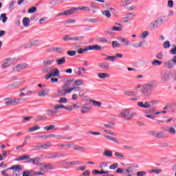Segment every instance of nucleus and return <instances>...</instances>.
Here are the masks:
<instances>
[{"instance_id":"nucleus-37","label":"nucleus","mask_w":176,"mask_h":176,"mask_svg":"<svg viewBox=\"0 0 176 176\" xmlns=\"http://www.w3.org/2000/svg\"><path fill=\"white\" fill-rule=\"evenodd\" d=\"M30 155H22L16 159L17 162H20V160H28Z\"/></svg>"},{"instance_id":"nucleus-58","label":"nucleus","mask_w":176,"mask_h":176,"mask_svg":"<svg viewBox=\"0 0 176 176\" xmlns=\"http://www.w3.org/2000/svg\"><path fill=\"white\" fill-rule=\"evenodd\" d=\"M114 155L115 156H116V157H118L119 159H124V155L119 152H116Z\"/></svg>"},{"instance_id":"nucleus-17","label":"nucleus","mask_w":176,"mask_h":176,"mask_svg":"<svg viewBox=\"0 0 176 176\" xmlns=\"http://www.w3.org/2000/svg\"><path fill=\"white\" fill-rule=\"evenodd\" d=\"M165 65L168 67L169 69H171V68H174V60L172 58L171 60L165 62Z\"/></svg>"},{"instance_id":"nucleus-64","label":"nucleus","mask_w":176,"mask_h":176,"mask_svg":"<svg viewBox=\"0 0 176 176\" xmlns=\"http://www.w3.org/2000/svg\"><path fill=\"white\" fill-rule=\"evenodd\" d=\"M146 175V172L145 171H139L137 173V176H144Z\"/></svg>"},{"instance_id":"nucleus-3","label":"nucleus","mask_w":176,"mask_h":176,"mask_svg":"<svg viewBox=\"0 0 176 176\" xmlns=\"http://www.w3.org/2000/svg\"><path fill=\"white\" fill-rule=\"evenodd\" d=\"M28 68V63H20L12 67L14 72H20L23 69Z\"/></svg>"},{"instance_id":"nucleus-35","label":"nucleus","mask_w":176,"mask_h":176,"mask_svg":"<svg viewBox=\"0 0 176 176\" xmlns=\"http://www.w3.org/2000/svg\"><path fill=\"white\" fill-rule=\"evenodd\" d=\"M76 10H85L86 12H90V8L87 6L78 7L76 8Z\"/></svg>"},{"instance_id":"nucleus-4","label":"nucleus","mask_w":176,"mask_h":176,"mask_svg":"<svg viewBox=\"0 0 176 176\" xmlns=\"http://www.w3.org/2000/svg\"><path fill=\"white\" fill-rule=\"evenodd\" d=\"M13 64H14V59L11 58H7L6 62L1 65V68H3V69H5L6 68H8V67L13 65Z\"/></svg>"},{"instance_id":"nucleus-29","label":"nucleus","mask_w":176,"mask_h":176,"mask_svg":"<svg viewBox=\"0 0 176 176\" xmlns=\"http://www.w3.org/2000/svg\"><path fill=\"white\" fill-rule=\"evenodd\" d=\"M103 156H107V157H112V151L104 150V152L103 153Z\"/></svg>"},{"instance_id":"nucleus-22","label":"nucleus","mask_w":176,"mask_h":176,"mask_svg":"<svg viewBox=\"0 0 176 176\" xmlns=\"http://www.w3.org/2000/svg\"><path fill=\"white\" fill-rule=\"evenodd\" d=\"M57 114V111L54 109H48L47 110V115L48 116H54V115Z\"/></svg>"},{"instance_id":"nucleus-27","label":"nucleus","mask_w":176,"mask_h":176,"mask_svg":"<svg viewBox=\"0 0 176 176\" xmlns=\"http://www.w3.org/2000/svg\"><path fill=\"white\" fill-rule=\"evenodd\" d=\"M90 102H92L94 107H101L102 105V103L101 102L96 101L95 100H90Z\"/></svg>"},{"instance_id":"nucleus-14","label":"nucleus","mask_w":176,"mask_h":176,"mask_svg":"<svg viewBox=\"0 0 176 176\" xmlns=\"http://www.w3.org/2000/svg\"><path fill=\"white\" fill-rule=\"evenodd\" d=\"M102 47L101 46L98 45H89L88 46V50H97L100 51L101 50Z\"/></svg>"},{"instance_id":"nucleus-28","label":"nucleus","mask_w":176,"mask_h":176,"mask_svg":"<svg viewBox=\"0 0 176 176\" xmlns=\"http://www.w3.org/2000/svg\"><path fill=\"white\" fill-rule=\"evenodd\" d=\"M23 24L24 27H28V25H30V18L28 17L23 18Z\"/></svg>"},{"instance_id":"nucleus-6","label":"nucleus","mask_w":176,"mask_h":176,"mask_svg":"<svg viewBox=\"0 0 176 176\" xmlns=\"http://www.w3.org/2000/svg\"><path fill=\"white\" fill-rule=\"evenodd\" d=\"M67 94H69V92L68 91V89H66L63 86L61 89H59L57 91V96L58 97L63 96H67Z\"/></svg>"},{"instance_id":"nucleus-40","label":"nucleus","mask_w":176,"mask_h":176,"mask_svg":"<svg viewBox=\"0 0 176 176\" xmlns=\"http://www.w3.org/2000/svg\"><path fill=\"white\" fill-rule=\"evenodd\" d=\"M157 138H166V133L164 132H157Z\"/></svg>"},{"instance_id":"nucleus-54","label":"nucleus","mask_w":176,"mask_h":176,"mask_svg":"<svg viewBox=\"0 0 176 176\" xmlns=\"http://www.w3.org/2000/svg\"><path fill=\"white\" fill-rule=\"evenodd\" d=\"M118 166H119V164H118V163L112 164L111 165L109 166V169L110 170H116V168H118Z\"/></svg>"},{"instance_id":"nucleus-41","label":"nucleus","mask_w":176,"mask_h":176,"mask_svg":"<svg viewBox=\"0 0 176 176\" xmlns=\"http://www.w3.org/2000/svg\"><path fill=\"white\" fill-rule=\"evenodd\" d=\"M23 98H16V99H14L12 100V104L13 105H17L19 104H20V101H23Z\"/></svg>"},{"instance_id":"nucleus-51","label":"nucleus","mask_w":176,"mask_h":176,"mask_svg":"<svg viewBox=\"0 0 176 176\" xmlns=\"http://www.w3.org/2000/svg\"><path fill=\"white\" fill-rule=\"evenodd\" d=\"M171 46V44L170 43V41H166L163 43V47L164 49H168Z\"/></svg>"},{"instance_id":"nucleus-60","label":"nucleus","mask_w":176,"mask_h":176,"mask_svg":"<svg viewBox=\"0 0 176 176\" xmlns=\"http://www.w3.org/2000/svg\"><path fill=\"white\" fill-rule=\"evenodd\" d=\"M155 57L157 60H163V52H158Z\"/></svg>"},{"instance_id":"nucleus-11","label":"nucleus","mask_w":176,"mask_h":176,"mask_svg":"<svg viewBox=\"0 0 176 176\" xmlns=\"http://www.w3.org/2000/svg\"><path fill=\"white\" fill-rule=\"evenodd\" d=\"M109 173V170H104L102 169L101 170L97 169L92 170V174H94V175H98V174H108Z\"/></svg>"},{"instance_id":"nucleus-30","label":"nucleus","mask_w":176,"mask_h":176,"mask_svg":"<svg viewBox=\"0 0 176 176\" xmlns=\"http://www.w3.org/2000/svg\"><path fill=\"white\" fill-rule=\"evenodd\" d=\"M89 50V47H86L85 48H79V50H77V53L79 54H83L84 53H86Z\"/></svg>"},{"instance_id":"nucleus-16","label":"nucleus","mask_w":176,"mask_h":176,"mask_svg":"<svg viewBox=\"0 0 176 176\" xmlns=\"http://www.w3.org/2000/svg\"><path fill=\"white\" fill-rule=\"evenodd\" d=\"M49 91H50V89H45L42 91L38 93V97H45V96H47V94H49Z\"/></svg>"},{"instance_id":"nucleus-55","label":"nucleus","mask_w":176,"mask_h":176,"mask_svg":"<svg viewBox=\"0 0 176 176\" xmlns=\"http://www.w3.org/2000/svg\"><path fill=\"white\" fill-rule=\"evenodd\" d=\"M63 108L65 109V106L64 104H56L54 106V109H56V111H58V109H61Z\"/></svg>"},{"instance_id":"nucleus-44","label":"nucleus","mask_w":176,"mask_h":176,"mask_svg":"<svg viewBox=\"0 0 176 176\" xmlns=\"http://www.w3.org/2000/svg\"><path fill=\"white\" fill-rule=\"evenodd\" d=\"M122 30H123V28H122V26H113L111 28V31H118V32H120V31H122Z\"/></svg>"},{"instance_id":"nucleus-32","label":"nucleus","mask_w":176,"mask_h":176,"mask_svg":"<svg viewBox=\"0 0 176 176\" xmlns=\"http://www.w3.org/2000/svg\"><path fill=\"white\" fill-rule=\"evenodd\" d=\"M38 166H43L45 170H52V165L50 164H45L40 163L38 164Z\"/></svg>"},{"instance_id":"nucleus-10","label":"nucleus","mask_w":176,"mask_h":176,"mask_svg":"<svg viewBox=\"0 0 176 176\" xmlns=\"http://www.w3.org/2000/svg\"><path fill=\"white\" fill-rule=\"evenodd\" d=\"M62 164L63 166H77L79 164V161H72V162H67V161H62Z\"/></svg>"},{"instance_id":"nucleus-53","label":"nucleus","mask_w":176,"mask_h":176,"mask_svg":"<svg viewBox=\"0 0 176 176\" xmlns=\"http://www.w3.org/2000/svg\"><path fill=\"white\" fill-rule=\"evenodd\" d=\"M63 41H64L65 42H67L68 41H72V37L67 34V35H65L63 38Z\"/></svg>"},{"instance_id":"nucleus-2","label":"nucleus","mask_w":176,"mask_h":176,"mask_svg":"<svg viewBox=\"0 0 176 176\" xmlns=\"http://www.w3.org/2000/svg\"><path fill=\"white\" fill-rule=\"evenodd\" d=\"M125 96H127L128 97H134V98H130V101H138V96L135 92L133 91H125L124 92Z\"/></svg>"},{"instance_id":"nucleus-56","label":"nucleus","mask_w":176,"mask_h":176,"mask_svg":"<svg viewBox=\"0 0 176 176\" xmlns=\"http://www.w3.org/2000/svg\"><path fill=\"white\" fill-rule=\"evenodd\" d=\"M67 54L68 56H70V57H74L76 54V51L70 50L67 52Z\"/></svg>"},{"instance_id":"nucleus-26","label":"nucleus","mask_w":176,"mask_h":176,"mask_svg":"<svg viewBox=\"0 0 176 176\" xmlns=\"http://www.w3.org/2000/svg\"><path fill=\"white\" fill-rule=\"evenodd\" d=\"M84 38H85V36H76V37H72V41L78 42V41H83Z\"/></svg>"},{"instance_id":"nucleus-38","label":"nucleus","mask_w":176,"mask_h":176,"mask_svg":"<svg viewBox=\"0 0 176 176\" xmlns=\"http://www.w3.org/2000/svg\"><path fill=\"white\" fill-rule=\"evenodd\" d=\"M112 47L113 49H116V47H120V44L118 41H114L112 42Z\"/></svg>"},{"instance_id":"nucleus-59","label":"nucleus","mask_w":176,"mask_h":176,"mask_svg":"<svg viewBox=\"0 0 176 176\" xmlns=\"http://www.w3.org/2000/svg\"><path fill=\"white\" fill-rule=\"evenodd\" d=\"M148 35H149V32L148 31H144L143 32V33L142 34V36H140V38L142 39H145V38H146V36H148Z\"/></svg>"},{"instance_id":"nucleus-12","label":"nucleus","mask_w":176,"mask_h":176,"mask_svg":"<svg viewBox=\"0 0 176 176\" xmlns=\"http://www.w3.org/2000/svg\"><path fill=\"white\" fill-rule=\"evenodd\" d=\"M53 63H54V58L45 59L43 61V65L44 67H47V65H52V64H53Z\"/></svg>"},{"instance_id":"nucleus-31","label":"nucleus","mask_w":176,"mask_h":176,"mask_svg":"<svg viewBox=\"0 0 176 176\" xmlns=\"http://www.w3.org/2000/svg\"><path fill=\"white\" fill-rule=\"evenodd\" d=\"M74 149H75V151H80V152H85V151H86V148L80 146H74Z\"/></svg>"},{"instance_id":"nucleus-61","label":"nucleus","mask_w":176,"mask_h":176,"mask_svg":"<svg viewBox=\"0 0 176 176\" xmlns=\"http://www.w3.org/2000/svg\"><path fill=\"white\" fill-rule=\"evenodd\" d=\"M74 85L76 86H80L81 85H83V81H82V80H80V79L76 80L74 82Z\"/></svg>"},{"instance_id":"nucleus-63","label":"nucleus","mask_w":176,"mask_h":176,"mask_svg":"<svg viewBox=\"0 0 176 176\" xmlns=\"http://www.w3.org/2000/svg\"><path fill=\"white\" fill-rule=\"evenodd\" d=\"M168 131L172 135L175 134V129H174L173 127H169V129Z\"/></svg>"},{"instance_id":"nucleus-50","label":"nucleus","mask_w":176,"mask_h":176,"mask_svg":"<svg viewBox=\"0 0 176 176\" xmlns=\"http://www.w3.org/2000/svg\"><path fill=\"white\" fill-rule=\"evenodd\" d=\"M58 102L59 104H65L68 102V99H67V98H60Z\"/></svg>"},{"instance_id":"nucleus-24","label":"nucleus","mask_w":176,"mask_h":176,"mask_svg":"<svg viewBox=\"0 0 176 176\" xmlns=\"http://www.w3.org/2000/svg\"><path fill=\"white\" fill-rule=\"evenodd\" d=\"M6 105H8V107L10 105H13V100L10 98H6L4 99Z\"/></svg>"},{"instance_id":"nucleus-7","label":"nucleus","mask_w":176,"mask_h":176,"mask_svg":"<svg viewBox=\"0 0 176 176\" xmlns=\"http://www.w3.org/2000/svg\"><path fill=\"white\" fill-rule=\"evenodd\" d=\"M75 12H76V8H73L63 12L59 13L58 16H69L70 14H73V13H75Z\"/></svg>"},{"instance_id":"nucleus-46","label":"nucleus","mask_w":176,"mask_h":176,"mask_svg":"<svg viewBox=\"0 0 176 176\" xmlns=\"http://www.w3.org/2000/svg\"><path fill=\"white\" fill-rule=\"evenodd\" d=\"M52 144L50 142H47L45 144H41V149H46L47 148H50Z\"/></svg>"},{"instance_id":"nucleus-1","label":"nucleus","mask_w":176,"mask_h":176,"mask_svg":"<svg viewBox=\"0 0 176 176\" xmlns=\"http://www.w3.org/2000/svg\"><path fill=\"white\" fill-rule=\"evenodd\" d=\"M157 84L155 81H150L142 87V93L146 97L151 96V93L153 89L157 87Z\"/></svg>"},{"instance_id":"nucleus-19","label":"nucleus","mask_w":176,"mask_h":176,"mask_svg":"<svg viewBox=\"0 0 176 176\" xmlns=\"http://www.w3.org/2000/svg\"><path fill=\"white\" fill-rule=\"evenodd\" d=\"M104 137L105 138H107V140H110V141H113V142H116V144H119V140L116 138H113L112 136L104 135Z\"/></svg>"},{"instance_id":"nucleus-20","label":"nucleus","mask_w":176,"mask_h":176,"mask_svg":"<svg viewBox=\"0 0 176 176\" xmlns=\"http://www.w3.org/2000/svg\"><path fill=\"white\" fill-rule=\"evenodd\" d=\"M120 41H121V42L122 43H124V46H130L131 45V42H130V41L124 38V37H121L120 38Z\"/></svg>"},{"instance_id":"nucleus-36","label":"nucleus","mask_w":176,"mask_h":176,"mask_svg":"<svg viewBox=\"0 0 176 176\" xmlns=\"http://www.w3.org/2000/svg\"><path fill=\"white\" fill-rule=\"evenodd\" d=\"M113 126H115V123L113 122H107V124H104V127L106 129H113Z\"/></svg>"},{"instance_id":"nucleus-15","label":"nucleus","mask_w":176,"mask_h":176,"mask_svg":"<svg viewBox=\"0 0 176 176\" xmlns=\"http://www.w3.org/2000/svg\"><path fill=\"white\" fill-rule=\"evenodd\" d=\"M98 76L100 79H107V78H111V74L107 73H98Z\"/></svg>"},{"instance_id":"nucleus-48","label":"nucleus","mask_w":176,"mask_h":176,"mask_svg":"<svg viewBox=\"0 0 176 176\" xmlns=\"http://www.w3.org/2000/svg\"><path fill=\"white\" fill-rule=\"evenodd\" d=\"M38 42H39V41L36 40V41L28 44L27 47H31L32 46H36V45H38Z\"/></svg>"},{"instance_id":"nucleus-34","label":"nucleus","mask_w":176,"mask_h":176,"mask_svg":"<svg viewBox=\"0 0 176 176\" xmlns=\"http://www.w3.org/2000/svg\"><path fill=\"white\" fill-rule=\"evenodd\" d=\"M104 60H106L107 61H111L112 63H115V56L107 55L104 58Z\"/></svg>"},{"instance_id":"nucleus-21","label":"nucleus","mask_w":176,"mask_h":176,"mask_svg":"<svg viewBox=\"0 0 176 176\" xmlns=\"http://www.w3.org/2000/svg\"><path fill=\"white\" fill-rule=\"evenodd\" d=\"M52 52H55L56 53H64V49L60 47H52Z\"/></svg>"},{"instance_id":"nucleus-47","label":"nucleus","mask_w":176,"mask_h":176,"mask_svg":"<svg viewBox=\"0 0 176 176\" xmlns=\"http://www.w3.org/2000/svg\"><path fill=\"white\" fill-rule=\"evenodd\" d=\"M0 18L2 19V23H6L8 21V16H6V14H1Z\"/></svg>"},{"instance_id":"nucleus-42","label":"nucleus","mask_w":176,"mask_h":176,"mask_svg":"<svg viewBox=\"0 0 176 176\" xmlns=\"http://www.w3.org/2000/svg\"><path fill=\"white\" fill-rule=\"evenodd\" d=\"M102 14L107 17V19H109V17H111V12L109 10L102 11Z\"/></svg>"},{"instance_id":"nucleus-13","label":"nucleus","mask_w":176,"mask_h":176,"mask_svg":"<svg viewBox=\"0 0 176 176\" xmlns=\"http://www.w3.org/2000/svg\"><path fill=\"white\" fill-rule=\"evenodd\" d=\"M170 79V75L167 72L162 73L161 80L162 82H167Z\"/></svg>"},{"instance_id":"nucleus-52","label":"nucleus","mask_w":176,"mask_h":176,"mask_svg":"<svg viewBox=\"0 0 176 176\" xmlns=\"http://www.w3.org/2000/svg\"><path fill=\"white\" fill-rule=\"evenodd\" d=\"M41 129V126L38 125H35L32 128H29V131L32 132V131H36V130H39Z\"/></svg>"},{"instance_id":"nucleus-39","label":"nucleus","mask_w":176,"mask_h":176,"mask_svg":"<svg viewBox=\"0 0 176 176\" xmlns=\"http://www.w3.org/2000/svg\"><path fill=\"white\" fill-rule=\"evenodd\" d=\"M151 64L153 65H162V64H163V62H162L161 60H156V59H155L154 60H153L152 62H151Z\"/></svg>"},{"instance_id":"nucleus-33","label":"nucleus","mask_w":176,"mask_h":176,"mask_svg":"<svg viewBox=\"0 0 176 176\" xmlns=\"http://www.w3.org/2000/svg\"><path fill=\"white\" fill-rule=\"evenodd\" d=\"M8 170H19V171H21V170L23 169L21 168V166L20 165H14L12 167L9 168Z\"/></svg>"},{"instance_id":"nucleus-23","label":"nucleus","mask_w":176,"mask_h":176,"mask_svg":"<svg viewBox=\"0 0 176 176\" xmlns=\"http://www.w3.org/2000/svg\"><path fill=\"white\" fill-rule=\"evenodd\" d=\"M56 61L58 65H63V64H65V57H62L59 59H56Z\"/></svg>"},{"instance_id":"nucleus-62","label":"nucleus","mask_w":176,"mask_h":176,"mask_svg":"<svg viewBox=\"0 0 176 176\" xmlns=\"http://www.w3.org/2000/svg\"><path fill=\"white\" fill-rule=\"evenodd\" d=\"M35 12H36V7H32L31 8H30L28 11V13H35Z\"/></svg>"},{"instance_id":"nucleus-49","label":"nucleus","mask_w":176,"mask_h":176,"mask_svg":"<svg viewBox=\"0 0 176 176\" xmlns=\"http://www.w3.org/2000/svg\"><path fill=\"white\" fill-rule=\"evenodd\" d=\"M18 86H19V82H14V83H12V84H10V85H8V87L9 88V89H13L14 87H18Z\"/></svg>"},{"instance_id":"nucleus-8","label":"nucleus","mask_w":176,"mask_h":176,"mask_svg":"<svg viewBox=\"0 0 176 176\" xmlns=\"http://www.w3.org/2000/svg\"><path fill=\"white\" fill-rule=\"evenodd\" d=\"M98 67L100 68V69H105V71L109 70V63L106 62L98 63Z\"/></svg>"},{"instance_id":"nucleus-45","label":"nucleus","mask_w":176,"mask_h":176,"mask_svg":"<svg viewBox=\"0 0 176 176\" xmlns=\"http://www.w3.org/2000/svg\"><path fill=\"white\" fill-rule=\"evenodd\" d=\"M72 82H74V80H69L66 81V82L63 85V87L66 89H68V87H69V86H71V84L72 83Z\"/></svg>"},{"instance_id":"nucleus-18","label":"nucleus","mask_w":176,"mask_h":176,"mask_svg":"<svg viewBox=\"0 0 176 176\" xmlns=\"http://www.w3.org/2000/svg\"><path fill=\"white\" fill-rule=\"evenodd\" d=\"M34 174H35V171L33 170H25L23 171L22 176H34Z\"/></svg>"},{"instance_id":"nucleus-5","label":"nucleus","mask_w":176,"mask_h":176,"mask_svg":"<svg viewBox=\"0 0 176 176\" xmlns=\"http://www.w3.org/2000/svg\"><path fill=\"white\" fill-rule=\"evenodd\" d=\"M120 115L125 120H131L130 109H125L122 111Z\"/></svg>"},{"instance_id":"nucleus-57","label":"nucleus","mask_w":176,"mask_h":176,"mask_svg":"<svg viewBox=\"0 0 176 176\" xmlns=\"http://www.w3.org/2000/svg\"><path fill=\"white\" fill-rule=\"evenodd\" d=\"M74 72L78 76H80L82 75V70H81L80 67H78V68L74 69Z\"/></svg>"},{"instance_id":"nucleus-25","label":"nucleus","mask_w":176,"mask_h":176,"mask_svg":"<svg viewBox=\"0 0 176 176\" xmlns=\"http://www.w3.org/2000/svg\"><path fill=\"white\" fill-rule=\"evenodd\" d=\"M155 101H151V102H146L144 104H143V108H151V105H155Z\"/></svg>"},{"instance_id":"nucleus-9","label":"nucleus","mask_w":176,"mask_h":176,"mask_svg":"<svg viewBox=\"0 0 176 176\" xmlns=\"http://www.w3.org/2000/svg\"><path fill=\"white\" fill-rule=\"evenodd\" d=\"M52 76H60V70L57 68L52 69L50 71V78H52Z\"/></svg>"},{"instance_id":"nucleus-43","label":"nucleus","mask_w":176,"mask_h":176,"mask_svg":"<svg viewBox=\"0 0 176 176\" xmlns=\"http://www.w3.org/2000/svg\"><path fill=\"white\" fill-rule=\"evenodd\" d=\"M53 129H56V125L52 124L44 127V130H46L47 131H50V130H53Z\"/></svg>"}]
</instances>
